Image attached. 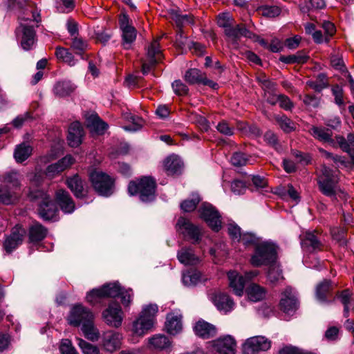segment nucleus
I'll list each match as a JSON object with an SVG mask.
<instances>
[{
  "mask_svg": "<svg viewBox=\"0 0 354 354\" xmlns=\"http://www.w3.org/2000/svg\"><path fill=\"white\" fill-rule=\"evenodd\" d=\"M310 133L318 140L326 142L333 147L339 146L344 151L347 152L354 161V135L348 134L347 140L342 136L332 138V131L328 129L313 126L309 129Z\"/></svg>",
  "mask_w": 354,
  "mask_h": 354,
  "instance_id": "nucleus-1",
  "label": "nucleus"
},
{
  "mask_svg": "<svg viewBox=\"0 0 354 354\" xmlns=\"http://www.w3.org/2000/svg\"><path fill=\"white\" fill-rule=\"evenodd\" d=\"M158 310L156 304L143 306L139 317L133 323V333L138 336H143L151 330L156 323Z\"/></svg>",
  "mask_w": 354,
  "mask_h": 354,
  "instance_id": "nucleus-2",
  "label": "nucleus"
},
{
  "mask_svg": "<svg viewBox=\"0 0 354 354\" xmlns=\"http://www.w3.org/2000/svg\"><path fill=\"white\" fill-rule=\"evenodd\" d=\"M277 251L274 244L269 242H261L255 248V252L252 256L250 262L256 267L270 265L275 262Z\"/></svg>",
  "mask_w": 354,
  "mask_h": 354,
  "instance_id": "nucleus-3",
  "label": "nucleus"
},
{
  "mask_svg": "<svg viewBox=\"0 0 354 354\" xmlns=\"http://www.w3.org/2000/svg\"><path fill=\"white\" fill-rule=\"evenodd\" d=\"M317 183L319 191L325 196L333 198L338 191V178L336 171L324 166Z\"/></svg>",
  "mask_w": 354,
  "mask_h": 354,
  "instance_id": "nucleus-4",
  "label": "nucleus"
},
{
  "mask_svg": "<svg viewBox=\"0 0 354 354\" xmlns=\"http://www.w3.org/2000/svg\"><path fill=\"white\" fill-rule=\"evenodd\" d=\"M155 188V180L149 177H144L138 183L135 181L130 182L128 192L130 195L140 193L141 201L148 202L154 199Z\"/></svg>",
  "mask_w": 354,
  "mask_h": 354,
  "instance_id": "nucleus-5",
  "label": "nucleus"
},
{
  "mask_svg": "<svg viewBox=\"0 0 354 354\" xmlns=\"http://www.w3.org/2000/svg\"><path fill=\"white\" fill-rule=\"evenodd\" d=\"M93 189L100 194L109 196L113 192L114 179L107 174L95 170L89 174Z\"/></svg>",
  "mask_w": 354,
  "mask_h": 354,
  "instance_id": "nucleus-6",
  "label": "nucleus"
},
{
  "mask_svg": "<svg viewBox=\"0 0 354 354\" xmlns=\"http://www.w3.org/2000/svg\"><path fill=\"white\" fill-rule=\"evenodd\" d=\"M30 196L39 201V214L44 220L52 219L56 213L57 207L49 195L41 190L30 191Z\"/></svg>",
  "mask_w": 354,
  "mask_h": 354,
  "instance_id": "nucleus-7",
  "label": "nucleus"
},
{
  "mask_svg": "<svg viewBox=\"0 0 354 354\" xmlns=\"http://www.w3.org/2000/svg\"><path fill=\"white\" fill-rule=\"evenodd\" d=\"M120 292L118 283H109L101 288L93 289L86 296V300L89 304L94 305L101 301L102 299L107 297H115Z\"/></svg>",
  "mask_w": 354,
  "mask_h": 354,
  "instance_id": "nucleus-8",
  "label": "nucleus"
},
{
  "mask_svg": "<svg viewBox=\"0 0 354 354\" xmlns=\"http://www.w3.org/2000/svg\"><path fill=\"white\" fill-rule=\"evenodd\" d=\"M160 38H156L147 48V53L145 58L142 59V73H149L151 68L162 59V51L159 44Z\"/></svg>",
  "mask_w": 354,
  "mask_h": 354,
  "instance_id": "nucleus-9",
  "label": "nucleus"
},
{
  "mask_svg": "<svg viewBox=\"0 0 354 354\" xmlns=\"http://www.w3.org/2000/svg\"><path fill=\"white\" fill-rule=\"evenodd\" d=\"M67 320L69 324L79 326L89 321H93L94 315L89 309L82 304H76L71 308Z\"/></svg>",
  "mask_w": 354,
  "mask_h": 354,
  "instance_id": "nucleus-10",
  "label": "nucleus"
},
{
  "mask_svg": "<svg viewBox=\"0 0 354 354\" xmlns=\"http://www.w3.org/2000/svg\"><path fill=\"white\" fill-rule=\"evenodd\" d=\"M102 318L110 326H120L123 320V312L120 304L115 301L109 303L102 312Z\"/></svg>",
  "mask_w": 354,
  "mask_h": 354,
  "instance_id": "nucleus-11",
  "label": "nucleus"
},
{
  "mask_svg": "<svg viewBox=\"0 0 354 354\" xmlns=\"http://www.w3.org/2000/svg\"><path fill=\"white\" fill-rule=\"evenodd\" d=\"M199 212L200 216L213 230L217 232L221 229V216L211 204L203 203L199 209Z\"/></svg>",
  "mask_w": 354,
  "mask_h": 354,
  "instance_id": "nucleus-12",
  "label": "nucleus"
},
{
  "mask_svg": "<svg viewBox=\"0 0 354 354\" xmlns=\"http://www.w3.org/2000/svg\"><path fill=\"white\" fill-rule=\"evenodd\" d=\"M271 346V342L263 336H254L248 338L243 344L245 354H253L260 351H267Z\"/></svg>",
  "mask_w": 354,
  "mask_h": 354,
  "instance_id": "nucleus-13",
  "label": "nucleus"
},
{
  "mask_svg": "<svg viewBox=\"0 0 354 354\" xmlns=\"http://www.w3.org/2000/svg\"><path fill=\"white\" fill-rule=\"evenodd\" d=\"M210 344L220 354H235L236 353V342L234 338L229 335L210 342Z\"/></svg>",
  "mask_w": 354,
  "mask_h": 354,
  "instance_id": "nucleus-14",
  "label": "nucleus"
},
{
  "mask_svg": "<svg viewBox=\"0 0 354 354\" xmlns=\"http://www.w3.org/2000/svg\"><path fill=\"white\" fill-rule=\"evenodd\" d=\"M120 27L122 32L123 46L125 48H129L131 44L136 38V30L132 26L131 21L126 14H122L119 19Z\"/></svg>",
  "mask_w": 354,
  "mask_h": 354,
  "instance_id": "nucleus-15",
  "label": "nucleus"
},
{
  "mask_svg": "<svg viewBox=\"0 0 354 354\" xmlns=\"http://www.w3.org/2000/svg\"><path fill=\"white\" fill-rule=\"evenodd\" d=\"M279 305L281 309L286 313H293L297 309V295L291 288L287 287L281 292Z\"/></svg>",
  "mask_w": 354,
  "mask_h": 354,
  "instance_id": "nucleus-16",
  "label": "nucleus"
},
{
  "mask_svg": "<svg viewBox=\"0 0 354 354\" xmlns=\"http://www.w3.org/2000/svg\"><path fill=\"white\" fill-rule=\"evenodd\" d=\"M176 225L178 230L189 239L192 240L194 242H197L200 239V229L192 224L189 221L185 218H179Z\"/></svg>",
  "mask_w": 354,
  "mask_h": 354,
  "instance_id": "nucleus-17",
  "label": "nucleus"
},
{
  "mask_svg": "<svg viewBox=\"0 0 354 354\" xmlns=\"http://www.w3.org/2000/svg\"><path fill=\"white\" fill-rule=\"evenodd\" d=\"M122 338V334L118 332L106 331L102 336V346L106 351L113 352L120 348Z\"/></svg>",
  "mask_w": 354,
  "mask_h": 354,
  "instance_id": "nucleus-18",
  "label": "nucleus"
},
{
  "mask_svg": "<svg viewBox=\"0 0 354 354\" xmlns=\"http://www.w3.org/2000/svg\"><path fill=\"white\" fill-rule=\"evenodd\" d=\"M210 298L217 309L221 312L227 313L234 308V301L225 293L215 292L212 294Z\"/></svg>",
  "mask_w": 354,
  "mask_h": 354,
  "instance_id": "nucleus-19",
  "label": "nucleus"
},
{
  "mask_svg": "<svg viewBox=\"0 0 354 354\" xmlns=\"http://www.w3.org/2000/svg\"><path fill=\"white\" fill-rule=\"evenodd\" d=\"M26 230L20 225H16L12 231L11 234L6 239L4 248L7 252H11L19 245L21 244Z\"/></svg>",
  "mask_w": 354,
  "mask_h": 354,
  "instance_id": "nucleus-20",
  "label": "nucleus"
},
{
  "mask_svg": "<svg viewBox=\"0 0 354 354\" xmlns=\"http://www.w3.org/2000/svg\"><path fill=\"white\" fill-rule=\"evenodd\" d=\"M73 163V158L70 155L66 156L57 162L48 166L46 176L49 178H53L55 176L70 167Z\"/></svg>",
  "mask_w": 354,
  "mask_h": 354,
  "instance_id": "nucleus-21",
  "label": "nucleus"
},
{
  "mask_svg": "<svg viewBox=\"0 0 354 354\" xmlns=\"http://www.w3.org/2000/svg\"><path fill=\"white\" fill-rule=\"evenodd\" d=\"M225 33L229 40L234 44H236L237 41L241 37L252 38L253 34L248 30L244 25L231 26L230 28L225 29Z\"/></svg>",
  "mask_w": 354,
  "mask_h": 354,
  "instance_id": "nucleus-22",
  "label": "nucleus"
},
{
  "mask_svg": "<svg viewBox=\"0 0 354 354\" xmlns=\"http://www.w3.org/2000/svg\"><path fill=\"white\" fill-rule=\"evenodd\" d=\"M181 319L182 315L178 312L168 314L165 322L167 332L172 335L179 333L183 328Z\"/></svg>",
  "mask_w": 354,
  "mask_h": 354,
  "instance_id": "nucleus-23",
  "label": "nucleus"
},
{
  "mask_svg": "<svg viewBox=\"0 0 354 354\" xmlns=\"http://www.w3.org/2000/svg\"><path fill=\"white\" fill-rule=\"evenodd\" d=\"M83 136L84 131L81 124L79 122L71 123L67 136L69 145L73 147L79 146L82 142Z\"/></svg>",
  "mask_w": 354,
  "mask_h": 354,
  "instance_id": "nucleus-24",
  "label": "nucleus"
},
{
  "mask_svg": "<svg viewBox=\"0 0 354 354\" xmlns=\"http://www.w3.org/2000/svg\"><path fill=\"white\" fill-rule=\"evenodd\" d=\"M23 21H26L24 18H21V27L22 28V37L21 44L24 50H29L35 44V32L32 26L24 23Z\"/></svg>",
  "mask_w": 354,
  "mask_h": 354,
  "instance_id": "nucleus-25",
  "label": "nucleus"
},
{
  "mask_svg": "<svg viewBox=\"0 0 354 354\" xmlns=\"http://www.w3.org/2000/svg\"><path fill=\"white\" fill-rule=\"evenodd\" d=\"M163 167L168 175H174L181 171L183 162L178 156L172 154L164 160Z\"/></svg>",
  "mask_w": 354,
  "mask_h": 354,
  "instance_id": "nucleus-26",
  "label": "nucleus"
},
{
  "mask_svg": "<svg viewBox=\"0 0 354 354\" xmlns=\"http://www.w3.org/2000/svg\"><path fill=\"white\" fill-rule=\"evenodd\" d=\"M230 287L234 293L237 296H242L243 294L245 280L236 271H230L227 273Z\"/></svg>",
  "mask_w": 354,
  "mask_h": 354,
  "instance_id": "nucleus-27",
  "label": "nucleus"
},
{
  "mask_svg": "<svg viewBox=\"0 0 354 354\" xmlns=\"http://www.w3.org/2000/svg\"><path fill=\"white\" fill-rule=\"evenodd\" d=\"M149 346L160 351L171 350L172 342L165 335L156 334L148 339Z\"/></svg>",
  "mask_w": 354,
  "mask_h": 354,
  "instance_id": "nucleus-28",
  "label": "nucleus"
},
{
  "mask_svg": "<svg viewBox=\"0 0 354 354\" xmlns=\"http://www.w3.org/2000/svg\"><path fill=\"white\" fill-rule=\"evenodd\" d=\"M194 330L196 335L205 339L210 338L216 333L215 326L203 320H199L196 323Z\"/></svg>",
  "mask_w": 354,
  "mask_h": 354,
  "instance_id": "nucleus-29",
  "label": "nucleus"
},
{
  "mask_svg": "<svg viewBox=\"0 0 354 354\" xmlns=\"http://www.w3.org/2000/svg\"><path fill=\"white\" fill-rule=\"evenodd\" d=\"M56 199L61 209L65 213H71L75 209V204L68 193L63 189H59L56 192Z\"/></svg>",
  "mask_w": 354,
  "mask_h": 354,
  "instance_id": "nucleus-30",
  "label": "nucleus"
},
{
  "mask_svg": "<svg viewBox=\"0 0 354 354\" xmlns=\"http://www.w3.org/2000/svg\"><path fill=\"white\" fill-rule=\"evenodd\" d=\"M245 292L249 300L253 302L261 301L266 298V290L257 283H251L249 285Z\"/></svg>",
  "mask_w": 354,
  "mask_h": 354,
  "instance_id": "nucleus-31",
  "label": "nucleus"
},
{
  "mask_svg": "<svg viewBox=\"0 0 354 354\" xmlns=\"http://www.w3.org/2000/svg\"><path fill=\"white\" fill-rule=\"evenodd\" d=\"M301 247L304 250L313 252L320 250L322 244L317 237L311 232H306L304 238L301 239Z\"/></svg>",
  "mask_w": 354,
  "mask_h": 354,
  "instance_id": "nucleus-32",
  "label": "nucleus"
},
{
  "mask_svg": "<svg viewBox=\"0 0 354 354\" xmlns=\"http://www.w3.org/2000/svg\"><path fill=\"white\" fill-rule=\"evenodd\" d=\"M48 230L38 222H33L29 227V240L36 243L43 240L47 235Z\"/></svg>",
  "mask_w": 354,
  "mask_h": 354,
  "instance_id": "nucleus-33",
  "label": "nucleus"
},
{
  "mask_svg": "<svg viewBox=\"0 0 354 354\" xmlns=\"http://www.w3.org/2000/svg\"><path fill=\"white\" fill-rule=\"evenodd\" d=\"M353 295V292L348 289L337 292L336 295V298L338 299L344 306V317L348 316L350 308L354 306V298Z\"/></svg>",
  "mask_w": 354,
  "mask_h": 354,
  "instance_id": "nucleus-34",
  "label": "nucleus"
},
{
  "mask_svg": "<svg viewBox=\"0 0 354 354\" xmlns=\"http://www.w3.org/2000/svg\"><path fill=\"white\" fill-rule=\"evenodd\" d=\"M87 126L91 131L98 135L103 134L108 128V124L97 115H91L87 118Z\"/></svg>",
  "mask_w": 354,
  "mask_h": 354,
  "instance_id": "nucleus-35",
  "label": "nucleus"
},
{
  "mask_svg": "<svg viewBox=\"0 0 354 354\" xmlns=\"http://www.w3.org/2000/svg\"><path fill=\"white\" fill-rule=\"evenodd\" d=\"M178 259L185 265H195L199 259L190 248H183L178 252Z\"/></svg>",
  "mask_w": 354,
  "mask_h": 354,
  "instance_id": "nucleus-36",
  "label": "nucleus"
},
{
  "mask_svg": "<svg viewBox=\"0 0 354 354\" xmlns=\"http://www.w3.org/2000/svg\"><path fill=\"white\" fill-rule=\"evenodd\" d=\"M67 185L77 198L84 196L83 181L80 177L75 175L66 180Z\"/></svg>",
  "mask_w": 354,
  "mask_h": 354,
  "instance_id": "nucleus-37",
  "label": "nucleus"
},
{
  "mask_svg": "<svg viewBox=\"0 0 354 354\" xmlns=\"http://www.w3.org/2000/svg\"><path fill=\"white\" fill-rule=\"evenodd\" d=\"M170 17L179 29L194 24V16L192 15H181L176 11L172 10L170 12Z\"/></svg>",
  "mask_w": 354,
  "mask_h": 354,
  "instance_id": "nucleus-38",
  "label": "nucleus"
},
{
  "mask_svg": "<svg viewBox=\"0 0 354 354\" xmlns=\"http://www.w3.org/2000/svg\"><path fill=\"white\" fill-rule=\"evenodd\" d=\"M32 151V147L28 144L23 142L16 146L14 151V158L17 162H22L30 156Z\"/></svg>",
  "mask_w": 354,
  "mask_h": 354,
  "instance_id": "nucleus-39",
  "label": "nucleus"
},
{
  "mask_svg": "<svg viewBox=\"0 0 354 354\" xmlns=\"http://www.w3.org/2000/svg\"><path fill=\"white\" fill-rule=\"evenodd\" d=\"M75 89V86L68 80L58 82L54 86V93L59 97L70 95Z\"/></svg>",
  "mask_w": 354,
  "mask_h": 354,
  "instance_id": "nucleus-40",
  "label": "nucleus"
},
{
  "mask_svg": "<svg viewBox=\"0 0 354 354\" xmlns=\"http://www.w3.org/2000/svg\"><path fill=\"white\" fill-rule=\"evenodd\" d=\"M0 180L2 185L8 187L10 185L12 189H17L20 187L19 174L17 171H10L5 173L0 176Z\"/></svg>",
  "mask_w": 354,
  "mask_h": 354,
  "instance_id": "nucleus-41",
  "label": "nucleus"
},
{
  "mask_svg": "<svg viewBox=\"0 0 354 354\" xmlns=\"http://www.w3.org/2000/svg\"><path fill=\"white\" fill-rule=\"evenodd\" d=\"M18 196L14 189L8 187L0 186V203L4 205H10L17 201Z\"/></svg>",
  "mask_w": 354,
  "mask_h": 354,
  "instance_id": "nucleus-42",
  "label": "nucleus"
},
{
  "mask_svg": "<svg viewBox=\"0 0 354 354\" xmlns=\"http://www.w3.org/2000/svg\"><path fill=\"white\" fill-rule=\"evenodd\" d=\"M182 280L185 286H194L205 279L199 271L192 270L183 274Z\"/></svg>",
  "mask_w": 354,
  "mask_h": 354,
  "instance_id": "nucleus-43",
  "label": "nucleus"
},
{
  "mask_svg": "<svg viewBox=\"0 0 354 354\" xmlns=\"http://www.w3.org/2000/svg\"><path fill=\"white\" fill-rule=\"evenodd\" d=\"M205 75L197 68H191L186 71L185 74V80L191 84H203Z\"/></svg>",
  "mask_w": 354,
  "mask_h": 354,
  "instance_id": "nucleus-44",
  "label": "nucleus"
},
{
  "mask_svg": "<svg viewBox=\"0 0 354 354\" xmlns=\"http://www.w3.org/2000/svg\"><path fill=\"white\" fill-rule=\"evenodd\" d=\"M82 330L85 337L91 341H97L100 337V333L94 326L93 321H89L84 324L82 326Z\"/></svg>",
  "mask_w": 354,
  "mask_h": 354,
  "instance_id": "nucleus-45",
  "label": "nucleus"
},
{
  "mask_svg": "<svg viewBox=\"0 0 354 354\" xmlns=\"http://www.w3.org/2000/svg\"><path fill=\"white\" fill-rule=\"evenodd\" d=\"M331 290L330 281L324 280L316 288V297L322 302L326 301L327 295Z\"/></svg>",
  "mask_w": 354,
  "mask_h": 354,
  "instance_id": "nucleus-46",
  "label": "nucleus"
},
{
  "mask_svg": "<svg viewBox=\"0 0 354 354\" xmlns=\"http://www.w3.org/2000/svg\"><path fill=\"white\" fill-rule=\"evenodd\" d=\"M274 120L280 128L286 133L292 131L295 129V123L285 115H277Z\"/></svg>",
  "mask_w": 354,
  "mask_h": 354,
  "instance_id": "nucleus-47",
  "label": "nucleus"
},
{
  "mask_svg": "<svg viewBox=\"0 0 354 354\" xmlns=\"http://www.w3.org/2000/svg\"><path fill=\"white\" fill-rule=\"evenodd\" d=\"M55 55L58 59L66 62L71 66H73L76 64V60L73 55L66 48L57 47L55 50Z\"/></svg>",
  "mask_w": 354,
  "mask_h": 354,
  "instance_id": "nucleus-48",
  "label": "nucleus"
},
{
  "mask_svg": "<svg viewBox=\"0 0 354 354\" xmlns=\"http://www.w3.org/2000/svg\"><path fill=\"white\" fill-rule=\"evenodd\" d=\"M259 13L267 17H275L281 13V8L277 6H261L257 8Z\"/></svg>",
  "mask_w": 354,
  "mask_h": 354,
  "instance_id": "nucleus-49",
  "label": "nucleus"
},
{
  "mask_svg": "<svg viewBox=\"0 0 354 354\" xmlns=\"http://www.w3.org/2000/svg\"><path fill=\"white\" fill-rule=\"evenodd\" d=\"M200 197L197 194H193L191 199H187L182 202L181 209L186 212L194 211L200 201Z\"/></svg>",
  "mask_w": 354,
  "mask_h": 354,
  "instance_id": "nucleus-50",
  "label": "nucleus"
},
{
  "mask_svg": "<svg viewBox=\"0 0 354 354\" xmlns=\"http://www.w3.org/2000/svg\"><path fill=\"white\" fill-rule=\"evenodd\" d=\"M306 84L310 88L317 92H320L327 86L326 77L323 74L319 75L316 80H308Z\"/></svg>",
  "mask_w": 354,
  "mask_h": 354,
  "instance_id": "nucleus-51",
  "label": "nucleus"
},
{
  "mask_svg": "<svg viewBox=\"0 0 354 354\" xmlns=\"http://www.w3.org/2000/svg\"><path fill=\"white\" fill-rule=\"evenodd\" d=\"M77 344L84 354H100L98 348L85 340L77 338Z\"/></svg>",
  "mask_w": 354,
  "mask_h": 354,
  "instance_id": "nucleus-52",
  "label": "nucleus"
},
{
  "mask_svg": "<svg viewBox=\"0 0 354 354\" xmlns=\"http://www.w3.org/2000/svg\"><path fill=\"white\" fill-rule=\"evenodd\" d=\"M71 47L74 50H75L77 54L82 55L88 48V44L82 38L74 37L73 39Z\"/></svg>",
  "mask_w": 354,
  "mask_h": 354,
  "instance_id": "nucleus-53",
  "label": "nucleus"
},
{
  "mask_svg": "<svg viewBox=\"0 0 354 354\" xmlns=\"http://www.w3.org/2000/svg\"><path fill=\"white\" fill-rule=\"evenodd\" d=\"M125 118L132 122L131 126L124 127L126 131H136L142 127L143 121L140 118L131 115V114L127 115Z\"/></svg>",
  "mask_w": 354,
  "mask_h": 354,
  "instance_id": "nucleus-54",
  "label": "nucleus"
},
{
  "mask_svg": "<svg viewBox=\"0 0 354 354\" xmlns=\"http://www.w3.org/2000/svg\"><path fill=\"white\" fill-rule=\"evenodd\" d=\"M249 161L247 156L241 152L234 153L231 157V162L236 167L246 165Z\"/></svg>",
  "mask_w": 354,
  "mask_h": 354,
  "instance_id": "nucleus-55",
  "label": "nucleus"
},
{
  "mask_svg": "<svg viewBox=\"0 0 354 354\" xmlns=\"http://www.w3.org/2000/svg\"><path fill=\"white\" fill-rule=\"evenodd\" d=\"M233 19L229 12L220 14L217 18V24L219 26L227 29L232 26Z\"/></svg>",
  "mask_w": 354,
  "mask_h": 354,
  "instance_id": "nucleus-56",
  "label": "nucleus"
},
{
  "mask_svg": "<svg viewBox=\"0 0 354 354\" xmlns=\"http://www.w3.org/2000/svg\"><path fill=\"white\" fill-rule=\"evenodd\" d=\"M324 0H309L306 2V6L301 7L303 12H306L310 9H322L325 7Z\"/></svg>",
  "mask_w": 354,
  "mask_h": 354,
  "instance_id": "nucleus-57",
  "label": "nucleus"
},
{
  "mask_svg": "<svg viewBox=\"0 0 354 354\" xmlns=\"http://www.w3.org/2000/svg\"><path fill=\"white\" fill-rule=\"evenodd\" d=\"M57 10L61 12H68L74 8L73 0H55Z\"/></svg>",
  "mask_w": 354,
  "mask_h": 354,
  "instance_id": "nucleus-58",
  "label": "nucleus"
},
{
  "mask_svg": "<svg viewBox=\"0 0 354 354\" xmlns=\"http://www.w3.org/2000/svg\"><path fill=\"white\" fill-rule=\"evenodd\" d=\"M268 279L272 283L279 281L283 279L281 270L279 268L271 266L268 273Z\"/></svg>",
  "mask_w": 354,
  "mask_h": 354,
  "instance_id": "nucleus-59",
  "label": "nucleus"
},
{
  "mask_svg": "<svg viewBox=\"0 0 354 354\" xmlns=\"http://www.w3.org/2000/svg\"><path fill=\"white\" fill-rule=\"evenodd\" d=\"M119 288H120V292L118 293V295L121 296V301H122V305L124 307L129 306L132 301L133 296L132 290L129 289V290L123 291L121 290V288L120 286H119Z\"/></svg>",
  "mask_w": 354,
  "mask_h": 354,
  "instance_id": "nucleus-60",
  "label": "nucleus"
},
{
  "mask_svg": "<svg viewBox=\"0 0 354 354\" xmlns=\"http://www.w3.org/2000/svg\"><path fill=\"white\" fill-rule=\"evenodd\" d=\"M239 241H241L244 245H255L256 246L259 244L258 239L251 233H245L241 234V238L239 239Z\"/></svg>",
  "mask_w": 354,
  "mask_h": 354,
  "instance_id": "nucleus-61",
  "label": "nucleus"
},
{
  "mask_svg": "<svg viewBox=\"0 0 354 354\" xmlns=\"http://www.w3.org/2000/svg\"><path fill=\"white\" fill-rule=\"evenodd\" d=\"M59 348L62 354H78L72 346L71 342L67 339L62 341Z\"/></svg>",
  "mask_w": 354,
  "mask_h": 354,
  "instance_id": "nucleus-62",
  "label": "nucleus"
},
{
  "mask_svg": "<svg viewBox=\"0 0 354 354\" xmlns=\"http://www.w3.org/2000/svg\"><path fill=\"white\" fill-rule=\"evenodd\" d=\"M320 97L313 95L306 94L305 95L303 102L308 107L317 108L320 104Z\"/></svg>",
  "mask_w": 354,
  "mask_h": 354,
  "instance_id": "nucleus-63",
  "label": "nucleus"
},
{
  "mask_svg": "<svg viewBox=\"0 0 354 354\" xmlns=\"http://www.w3.org/2000/svg\"><path fill=\"white\" fill-rule=\"evenodd\" d=\"M172 88L174 93L178 95H186L188 92L187 86L180 80H176L172 83Z\"/></svg>",
  "mask_w": 354,
  "mask_h": 354,
  "instance_id": "nucleus-64",
  "label": "nucleus"
}]
</instances>
